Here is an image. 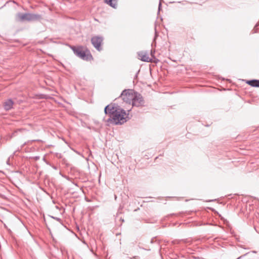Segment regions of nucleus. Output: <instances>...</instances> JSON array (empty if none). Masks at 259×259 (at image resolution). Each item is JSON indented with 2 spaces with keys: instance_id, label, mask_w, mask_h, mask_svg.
I'll return each mask as SVG.
<instances>
[{
  "instance_id": "nucleus-9",
  "label": "nucleus",
  "mask_w": 259,
  "mask_h": 259,
  "mask_svg": "<svg viewBox=\"0 0 259 259\" xmlns=\"http://www.w3.org/2000/svg\"><path fill=\"white\" fill-rule=\"evenodd\" d=\"M105 2L114 8L117 6V0H105Z\"/></svg>"
},
{
  "instance_id": "nucleus-10",
  "label": "nucleus",
  "mask_w": 259,
  "mask_h": 259,
  "mask_svg": "<svg viewBox=\"0 0 259 259\" xmlns=\"http://www.w3.org/2000/svg\"><path fill=\"white\" fill-rule=\"evenodd\" d=\"M76 54L79 56L81 57V51L79 50H78L76 51Z\"/></svg>"
},
{
  "instance_id": "nucleus-4",
  "label": "nucleus",
  "mask_w": 259,
  "mask_h": 259,
  "mask_svg": "<svg viewBox=\"0 0 259 259\" xmlns=\"http://www.w3.org/2000/svg\"><path fill=\"white\" fill-rule=\"evenodd\" d=\"M102 38L99 36H95L92 39V42L94 46L98 50H100V46L102 42Z\"/></svg>"
},
{
  "instance_id": "nucleus-2",
  "label": "nucleus",
  "mask_w": 259,
  "mask_h": 259,
  "mask_svg": "<svg viewBox=\"0 0 259 259\" xmlns=\"http://www.w3.org/2000/svg\"><path fill=\"white\" fill-rule=\"evenodd\" d=\"M105 114H112L113 122L117 124H122L126 121L128 114L122 109H117L114 110V108L107 106L104 109Z\"/></svg>"
},
{
  "instance_id": "nucleus-6",
  "label": "nucleus",
  "mask_w": 259,
  "mask_h": 259,
  "mask_svg": "<svg viewBox=\"0 0 259 259\" xmlns=\"http://www.w3.org/2000/svg\"><path fill=\"white\" fill-rule=\"evenodd\" d=\"M17 17L18 20L20 21L29 20L31 18L30 15L28 14H18Z\"/></svg>"
},
{
  "instance_id": "nucleus-7",
  "label": "nucleus",
  "mask_w": 259,
  "mask_h": 259,
  "mask_svg": "<svg viewBox=\"0 0 259 259\" xmlns=\"http://www.w3.org/2000/svg\"><path fill=\"white\" fill-rule=\"evenodd\" d=\"M246 83L253 87H259V80H247Z\"/></svg>"
},
{
  "instance_id": "nucleus-5",
  "label": "nucleus",
  "mask_w": 259,
  "mask_h": 259,
  "mask_svg": "<svg viewBox=\"0 0 259 259\" xmlns=\"http://www.w3.org/2000/svg\"><path fill=\"white\" fill-rule=\"evenodd\" d=\"M138 56L139 59L143 61L150 62L151 60V58L146 53L140 52Z\"/></svg>"
},
{
  "instance_id": "nucleus-1",
  "label": "nucleus",
  "mask_w": 259,
  "mask_h": 259,
  "mask_svg": "<svg viewBox=\"0 0 259 259\" xmlns=\"http://www.w3.org/2000/svg\"><path fill=\"white\" fill-rule=\"evenodd\" d=\"M120 97L124 102L132 104L133 106H141L144 103L142 96L133 90H124Z\"/></svg>"
},
{
  "instance_id": "nucleus-8",
  "label": "nucleus",
  "mask_w": 259,
  "mask_h": 259,
  "mask_svg": "<svg viewBox=\"0 0 259 259\" xmlns=\"http://www.w3.org/2000/svg\"><path fill=\"white\" fill-rule=\"evenodd\" d=\"M13 105V102L11 100H8L4 103V107L6 110L11 109Z\"/></svg>"
},
{
  "instance_id": "nucleus-3",
  "label": "nucleus",
  "mask_w": 259,
  "mask_h": 259,
  "mask_svg": "<svg viewBox=\"0 0 259 259\" xmlns=\"http://www.w3.org/2000/svg\"><path fill=\"white\" fill-rule=\"evenodd\" d=\"M82 59L89 62L93 60V57L90 52L87 49H82Z\"/></svg>"
}]
</instances>
